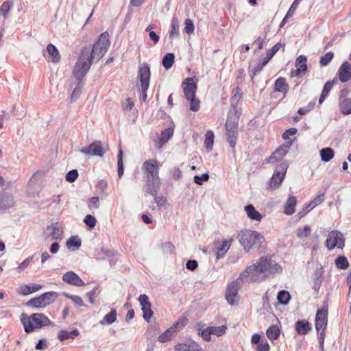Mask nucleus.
I'll use <instances>...</instances> for the list:
<instances>
[{
  "label": "nucleus",
  "mask_w": 351,
  "mask_h": 351,
  "mask_svg": "<svg viewBox=\"0 0 351 351\" xmlns=\"http://www.w3.org/2000/svg\"><path fill=\"white\" fill-rule=\"evenodd\" d=\"M110 46L109 34L102 33L92 47H85L74 66L73 75L77 80L83 79L94 60L99 61L106 53Z\"/></svg>",
  "instance_id": "1"
},
{
  "label": "nucleus",
  "mask_w": 351,
  "mask_h": 351,
  "mask_svg": "<svg viewBox=\"0 0 351 351\" xmlns=\"http://www.w3.org/2000/svg\"><path fill=\"white\" fill-rule=\"evenodd\" d=\"M282 271V267L275 261L267 256L261 257L258 261L247 267L241 274L248 282H261L266 278Z\"/></svg>",
  "instance_id": "2"
},
{
  "label": "nucleus",
  "mask_w": 351,
  "mask_h": 351,
  "mask_svg": "<svg viewBox=\"0 0 351 351\" xmlns=\"http://www.w3.org/2000/svg\"><path fill=\"white\" fill-rule=\"evenodd\" d=\"M21 321L27 333L32 332L35 329H38L51 324L49 318L42 313H34L30 317L23 313L21 316Z\"/></svg>",
  "instance_id": "3"
},
{
  "label": "nucleus",
  "mask_w": 351,
  "mask_h": 351,
  "mask_svg": "<svg viewBox=\"0 0 351 351\" xmlns=\"http://www.w3.org/2000/svg\"><path fill=\"white\" fill-rule=\"evenodd\" d=\"M240 114L234 109L228 112L226 123V136L230 147L234 149L238 136V125Z\"/></svg>",
  "instance_id": "4"
},
{
  "label": "nucleus",
  "mask_w": 351,
  "mask_h": 351,
  "mask_svg": "<svg viewBox=\"0 0 351 351\" xmlns=\"http://www.w3.org/2000/svg\"><path fill=\"white\" fill-rule=\"evenodd\" d=\"M239 237L240 243L246 252L259 247L264 241V237L261 234L250 230H242Z\"/></svg>",
  "instance_id": "5"
},
{
  "label": "nucleus",
  "mask_w": 351,
  "mask_h": 351,
  "mask_svg": "<svg viewBox=\"0 0 351 351\" xmlns=\"http://www.w3.org/2000/svg\"><path fill=\"white\" fill-rule=\"evenodd\" d=\"M287 168L288 164L286 162H281L276 167L272 177L267 184V190L273 191L280 187L285 178Z\"/></svg>",
  "instance_id": "6"
},
{
  "label": "nucleus",
  "mask_w": 351,
  "mask_h": 351,
  "mask_svg": "<svg viewBox=\"0 0 351 351\" xmlns=\"http://www.w3.org/2000/svg\"><path fill=\"white\" fill-rule=\"evenodd\" d=\"M327 326V311L319 309L317 311L315 317V328L319 333V348L324 349V343L325 338V329Z\"/></svg>",
  "instance_id": "7"
},
{
  "label": "nucleus",
  "mask_w": 351,
  "mask_h": 351,
  "mask_svg": "<svg viewBox=\"0 0 351 351\" xmlns=\"http://www.w3.org/2000/svg\"><path fill=\"white\" fill-rule=\"evenodd\" d=\"M57 297L56 292H47L38 297L32 298L27 302V306L33 308H43L52 303Z\"/></svg>",
  "instance_id": "8"
},
{
  "label": "nucleus",
  "mask_w": 351,
  "mask_h": 351,
  "mask_svg": "<svg viewBox=\"0 0 351 351\" xmlns=\"http://www.w3.org/2000/svg\"><path fill=\"white\" fill-rule=\"evenodd\" d=\"M243 280L247 281V278H241L240 275L237 279L233 280L228 285L226 298L230 305H234L238 302L239 298L238 291L240 289V282Z\"/></svg>",
  "instance_id": "9"
},
{
  "label": "nucleus",
  "mask_w": 351,
  "mask_h": 351,
  "mask_svg": "<svg viewBox=\"0 0 351 351\" xmlns=\"http://www.w3.org/2000/svg\"><path fill=\"white\" fill-rule=\"evenodd\" d=\"M10 185L11 182H9L7 186L0 192V211L10 209L16 204L13 193L8 189Z\"/></svg>",
  "instance_id": "10"
},
{
  "label": "nucleus",
  "mask_w": 351,
  "mask_h": 351,
  "mask_svg": "<svg viewBox=\"0 0 351 351\" xmlns=\"http://www.w3.org/2000/svg\"><path fill=\"white\" fill-rule=\"evenodd\" d=\"M108 150L107 145H104L100 141H96L89 146L82 148L80 152L86 155L102 157Z\"/></svg>",
  "instance_id": "11"
},
{
  "label": "nucleus",
  "mask_w": 351,
  "mask_h": 351,
  "mask_svg": "<svg viewBox=\"0 0 351 351\" xmlns=\"http://www.w3.org/2000/svg\"><path fill=\"white\" fill-rule=\"evenodd\" d=\"M345 240L343 235L339 231L333 230L329 232L326 241V245L328 250L335 247L342 249L344 246Z\"/></svg>",
  "instance_id": "12"
},
{
  "label": "nucleus",
  "mask_w": 351,
  "mask_h": 351,
  "mask_svg": "<svg viewBox=\"0 0 351 351\" xmlns=\"http://www.w3.org/2000/svg\"><path fill=\"white\" fill-rule=\"evenodd\" d=\"M142 170L145 174L146 179L159 178L158 162L155 159L145 161L142 165Z\"/></svg>",
  "instance_id": "13"
},
{
  "label": "nucleus",
  "mask_w": 351,
  "mask_h": 351,
  "mask_svg": "<svg viewBox=\"0 0 351 351\" xmlns=\"http://www.w3.org/2000/svg\"><path fill=\"white\" fill-rule=\"evenodd\" d=\"M182 88L186 99H193V97H195L197 86L193 82V78L185 79L182 82Z\"/></svg>",
  "instance_id": "14"
},
{
  "label": "nucleus",
  "mask_w": 351,
  "mask_h": 351,
  "mask_svg": "<svg viewBox=\"0 0 351 351\" xmlns=\"http://www.w3.org/2000/svg\"><path fill=\"white\" fill-rule=\"evenodd\" d=\"M138 75L141 82V88L145 90H148L149 86L150 79V69L148 64H145L143 66L139 68Z\"/></svg>",
  "instance_id": "15"
},
{
  "label": "nucleus",
  "mask_w": 351,
  "mask_h": 351,
  "mask_svg": "<svg viewBox=\"0 0 351 351\" xmlns=\"http://www.w3.org/2000/svg\"><path fill=\"white\" fill-rule=\"evenodd\" d=\"M173 129L169 128L161 132V134L154 140V146L157 149H160L173 136Z\"/></svg>",
  "instance_id": "16"
},
{
  "label": "nucleus",
  "mask_w": 351,
  "mask_h": 351,
  "mask_svg": "<svg viewBox=\"0 0 351 351\" xmlns=\"http://www.w3.org/2000/svg\"><path fill=\"white\" fill-rule=\"evenodd\" d=\"M339 80L341 82H347L351 78V64L348 61H344L338 71Z\"/></svg>",
  "instance_id": "17"
},
{
  "label": "nucleus",
  "mask_w": 351,
  "mask_h": 351,
  "mask_svg": "<svg viewBox=\"0 0 351 351\" xmlns=\"http://www.w3.org/2000/svg\"><path fill=\"white\" fill-rule=\"evenodd\" d=\"M160 186V178L146 179L145 189L147 193L156 196Z\"/></svg>",
  "instance_id": "18"
},
{
  "label": "nucleus",
  "mask_w": 351,
  "mask_h": 351,
  "mask_svg": "<svg viewBox=\"0 0 351 351\" xmlns=\"http://www.w3.org/2000/svg\"><path fill=\"white\" fill-rule=\"evenodd\" d=\"M291 143L287 145H282L279 147L269 158L268 162H274L282 159V158L288 153Z\"/></svg>",
  "instance_id": "19"
},
{
  "label": "nucleus",
  "mask_w": 351,
  "mask_h": 351,
  "mask_svg": "<svg viewBox=\"0 0 351 351\" xmlns=\"http://www.w3.org/2000/svg\"><path fill=\"white\" fill-rule=\"evenodd\" d=\"M62 280L64 282L77 287H82L84 285V281L80 278V276L73 271H67L63 276Z\"/></svg>",
  "instance_id": "20"
},
{
  "label": "nucleus",
  "mask_w": 351,
  "mask_h": 351,
  "mask_svg": "<svg viewBox=\"0 0 351 351\" xmlns=\"http://www.w3.org/2000/svg\"><path fill=\"white\" fill-rule=\"evenodd\" d=\"M176 351H204L201 346L193 340L188 341L184 343L178 344L175 347Z\"/></svg>",
  "instance_id": "21"
},
{
  "label": "nucleus",
  "mask_w": 351,
  "mask_h": 351,
  "mask_svg": "<svg viewBox=\"0 0 351 351\" xmlns=\"http://www.w3.org/2000/svg\"><path fill=\"white\" fill-rule=\"evenodd\" d=\"M47 229L51 230L49 236L51 237L53 240H62L63 232L58 222L52 223L50 226L47 227Z\"/></svg>",
  "instance_id": "22"
},
{
  "label": "nucleus",
  "mask_w": 351,
  "mask_h": 351,
  "mask_svg": "<svg viewBox=\"0 0 351 351\" xmlns=\"http://www.w3.org/2000/svg\"><path fill=\"white\" fill-rule=\"evenodd\" d=\"M295 66L297 69L295 73L296 75H300L301 73H306L307 71V58L305 56H299L295 60Z\"/></svg>",
  "instance_id": "23"
},
{
  "label": "nucleus",
  "mask_w": 351,
  "mask_h": 351,
  "mask_svg": "<svg viewBox=\"0 0 351 351\" xmlns=\"http://www.w3.org/2000/svg\"><path fill=\"white\" fill-rule=\"evenodd\" d=\"M295 329L298 335H306L311 330V324L306 320H298L295 324Z\"/></svg>",
  "instance_id": "24"
},
{
  "label": "nucleus",
  "mask_w": 351,
  "mask_h": 351,
  "mask_svg": "<svg viewBox=\"0 0 351 351\" xmlns=\"http://www.w3.org/2000/svg\"><path fill=\"white\" fill-rule=\"evenodd\" d=\"M244 209L250 219L258 221L262 219L263 215L255 209L252 204L245 206Z\"/></svg>",
  "instance_id": "25"
},
{
  "label": "nucleus",
  "mask_w": 351,
  "mask_h": 351,
  "mask_svg": "<svg viewBox=\"0 0 351 351\" xmlns=\"http://www.w3.org/2000/svg\"><path fill=\"white\" fill-rule=\"evenodd\" d=\"M41 288L42 286L38 284H34L32 285H24L19 287V293L23 295H27L39 291Z\"/></svg>",
  "instance_id": "26"
},
{
  "label": "nucleus",
  "mask_w": 351,
  "mask_h": 351,
  "mask_svg": "<svg viewBox=\"0 0 351 351\" xmlns=\"http://www.w3.org/2000/svg\"><path fill=\"white\" fill-rule=\"evenodd\" d=\"M297 199L295 196H289L284 206V212L287 215H291L295 213Z\"/></svg>",
  "instance_id": "27"
},
{
  "label": "nucleus",
  "mask_w": 351,
  "mask_h": 351,
  "mask_svg": "<svg viewBox=\"0 0 351 351\" xmlns=\"http://www.w3.org/2000/svg\"><path fill=\"white\" fill-rule=\"evenodd\" d=\"M274 90L286 94L289 90V84L286 82L284 77L278 78L274 84Z\"/></svg>",
  "instance_id": "28"
},
{
  "label": "nucleus",
  "mask_w": 351,
  "mask_h": 351,
  "mask_svg": "<svg viewBox=\"0 0 351 351\" xmlns=\"http://www.w3.org/2000/svg\"><path fill=\"white\" fill-rule=\"evenodd\" d=\"M47 51L53 63H58L60 62V55L58 49L53 44H49L47 45Z\"/></svg>",
  "instance_id": "29"
},
{
  "label": "nucleus",
  "mask_w": 351,
  "mask_h": 351,
  "mask_svg": "<svg viewBox=\"0 0 351 351\" xmlns=\"http://www.w3.org/2000/svg\"><path fill=\"white\" fill-rule=\"evenodd\" d=\"M267 337L269 340L274 341L277 339L280 335V330L276 325H271L266 331Z\"/></svg>",
  "instance_id": "30"
},
{
  "label": "nucleus",
  "mask_w": 351,
  "mask_h": 351,
  "mask_svg": "<svg viewBox=\"0 0 351 351\" xmlns=\"http://www.w3.org/2000/svg\"><path fill=\"white\" fill-rule=\"evenodd\" d=\"M14 3L12 1H4L0 7V14L2 15L4 19L8 18L10 14V11L11 8L13 7Z\"/></svg>",
  "instance_id": "31"
},
{
  "label": "nucleus",
  "mask_w": 351,
  "mask_h": 351,
  "mask_svg": "<svg viewBox=\"0 0 351 351\" xmlns=\"http://www.w3.org/2000/svg\"><path fill=\"white\" fill-rule=\"evenodd\" d=\"M339 106L343 114L347 115L351 114V99L339 101Z\"/></svg>",
  "instance_id": "32"
},
{
  "label": "nucleus",
  "mask_w": 351,
  "mask_h": 351,
  "mask_svg": "<svg viewBox=\"0 0 351 351\" xmlns=\"http://www.w3.org/2000/svg\"><path fill=\"white\" fill-rule=\"evenodd\" d=\"M334 151L330 147L323 148L320 150L321 159L325 162H329L334 157Z\"/></svg>",
  "instance_id": "33"
},
{
  "label": "nucleus",
  "mask_w": 351,
  "mask_h": 351,
  "mask_svg": "<svg viewBox=\"0 0 351 351\" xmlns=\"http://www.w3.org/2000/svg\"><path fill=\"white\" fill-rule=\"evenodd\" d=\"M117 319V311L115 309H112L110 312L106 314L103 319L99 322L101 325L111 324Z\"/></svg>",
  "instance_id": "34"
},
{
  "label": "nucleus",
  "mask_w": 351,
  "mask_h": 351,
  "mask_svg": "<svg viewBox=\"0 0 351 351\" xmlns=\"http://www.w3.org/2000/svg\"><path fill=\"white\" fill-rule=\"evenodd\" d=\"M175 56L173 53H167L162 60V66L165 69H169L174 63Z\"/></svg>",
  "instance_id": "35"
},
{
  "label": "nucleus",
  "mask_w": 351,
  "mask_h": 351,
  "mask_svg": "<svg viewBox=\"0 0 351 351\" xmlns=\"http://www.w3.org/2000/svg\"><path fill=\"white\" fill-rule=\"evenodd\" d=\"M230 247V243L226 240L223 241L220 246L218 247L216 258L217 259L223 257L228 251Z\"/></svg>",
  "instance_id": "36"
},
{
  "label": "nucleus",
  "mask_w": 351,
  "mask_h": 351,
  "mask_svg": "<svg viewBox=\"0 0 351 351\" xmlns=\"http://www.w3.org/2000/svg\"><path fill=\"white\" fill-rule=\"evenodd\" d=\"M187 324V319L184 317H182L178 319L171 327L170 329L176 333L184 328Z\"/></svg>",
  "instance_id": "37"
},
{
  "label": "nucleus",
  "mask_w": 351,
  "mask_h": 351,
  "mask_svg": "<svg viewBox=\"0 0 351 351\" xmlns=\"http://www.w3.org/2000/svg\"><path fill=\"white\" fill-rule=\"evenodd\" d=\"M175 336V332L169 328L158 337V341L160 343H165L171 340Z\"/></svg>",
  "instance_id": "38"
},
{
  "label": "nucleus",
  "mask_w": 351,
  "mask_h": 351,
  "mask_svg": "<svg viewBox=\"0 0 351 351\" xmlns=\"http://www.w3.org/2000/svg\"><path fill=\"white\" fill-rule=\"evenodd\" d=\"M179 36V23L176 18L171 21V31L169 32V38L173 39Z\"/></svg>",
  "instance_id": "39"
},
{
  "label": "nucleus",
  "mask_w": 351,
  "mask_h": 351,
  "mask_svg": "<svg viewBox=\"0 0 351 351\" xmlns=\"http://www.w3.org/2000/svg\"><path fill=\"white\" fill-rule=\"evenodd\" d=\"M214 133L213 131L209 130L206 134V138L204 141L205 147L207 150L210 151L213 148L214 143Z\"/></svg>",
  "instance_id": "40"
},
{
  "label": "nucleus",
  "mask_w": 351,
  "mask_h": 351,
  "mask_svg": "<svg viewBox=\"0 0 351 351\" xmlns=\"http://www.w3.org/2000/svg\"><path fill=\"white\" fill-rule=\"evenodd\" d=\"M277 298L280 304H287L291 298V295L288 291L282 290L278 292Z\"/></svg>",
  "instance_id": "41"
},
{
  "label": "nucleus",
  "mask_w": 351,
  "mask_h": 351,
  "mask_svg": "<svg viewBox=\"0 0 351 351\" xmlns=\"http://www.w3.org/2000/svg\"><path fill=\"white\" fill-rule=\"evenodd\" d=\"M335 265L338 269H346L348 267L349 264L348 259L344 256H338L335 260Z\"/></svg>",
  "instance_id": "42"
},
{
  "label": "nucleus",
  "mask_w": 351,
  "mask_h": 351,
  "mask_svg": "<svg viewBox=\"0 0 351 351\" xmlns=\"http://www.w3.org/2000/svg\"><path fill=\"white\" fill-rule=\"evenodd\" d=\"M141 310L143 312V319L147 322H149V319L153 315V311L151 308V303L149 302L147 304H143V306H141Z\"/></svg>",
  "instance_id": "43"
},
{
  "label": "nucleus",
  "mask_w": 351,
  "mask_h": 351,
  "mask_svg": "<svg viewBox=\"0 0 351 351\" xmlns=\"http://www.w3.org/2000/svg\"><path fill=\"white\" fill-rule=\"evenodd\" d=\"M117 166H118V176L121 178L124 172L123 162V151L119 149L117 155Z\"/></svg>",
  "instance_id": "44"
},
{
  "label": "nucleus",
  "mask_w": 351,
  "mask_h": 351,
  "mask_svg": "<svg viewBox=\"0 0 351 351\" xmlns=\"http://www.w3.org/2000/svg\"><path fill=\"white\" fill-rule=\"evenodd\" d=\"M334 58V53L332 51L327 52L325 55L321 56L319 64L321 66H327Z\"/></svg>",
  "instance_id": "45"
},
{
  "label": "nucleus",
  "mask_w": 351,
  "mask_h": 351,
  "mask_svg": "<svg viewBox=\"0 0 351 351\" xmlns=\"http://www.w3.org/2000/svg\"><path fill=\"white\" fill-rule=\"evenodd\" d=\"M227 327L224 325L220 326H210V331L212 335L220 337L224 335L226 332Z\"/></svg>",
  "instance_id": "46"
},
{
  "label": "nucleus",
  "mask_w": 351,
  "mask_h": 351,
  "mask_svg": "<svg viewBox=\"0 0 351 351\" xmlns=\"http://www.w3.org/2000/svg\"><path fill=\"white\" fill-rule=\"evenodd\" d=\"M82 242L80 239L77 237H71L66 241L67 247H76L77 248L81 246Z\"/></svg>",
  "instance_id": "47"
},
{
  "label": "nucleus",
  "mask_w": 351,
  "mask_h": 351,
  "mask_svg": "<svg viewBox=\"0 0 351 351\" xmlns=\"http://www.w3.org/2000/svg\"><path fill=\"white\" fill-rule=\"evenodd\" d=\"M311 229L308 226H305L304 228H298L296 234L299 238L307 237L310 235Z\"/></svg>",
  "instance_id": "48"
},
{
  "label": "nucleus",
  "mask_w": 351,
  "mask_h": 351,
  "mask_svg": "<svg viewBox=\"0 0 351 351\" xmlns=\"http://www.w3.org/2000/svg\"><path fill=\"white\" fill-rule=\"evenodd\" d=\"M84 222L87 226H88L90 228H93L95 226L97 221L95 217H93L91 215H88L85 217Z\"/></svg>",
  "instance_id": "49"
},
{
  "label": "nucleus",
  "mask_w": 351,
  "mask_h": 351,
  "mask_svg": "<svg viewBox=\"0 0 351 351\" xmlns=\"http://www.w3.org/2000/svg\"><path fill=\"white\" fill-rule=\"evenodd\" d=\"M78 177V171L76 169L69 171L66 175V180L69 182H73Z\"/></svg>",
  "instance_id": "50"
},
{
  "label": "nucleus",
  "mask_w": 351,
  "mask_h": 351,
  "mask_svg": "<svg viewBox=\"0 0 351 351\" xmlns=\"http://www.w3.org/2000/svg\"><path fill=\"white\" fill-rule=\"evenodd\" d=\"M264 65L262 64L261 61L256 63V64L252 69L251 72V79L252 80H254V77L256 75L258 74L264 68Z\"/></svg>",
  "instance_id": "51"
},
{
  "label": "nucleus",
  "mask_w": 351,
  "mask_h": 351,
  "mask_svg": "<svg viewBox=\"0 0 351 351\" xmlns=\"http://www.w3.org/2000/svg\"><path fill=\"white\" fill-rule=\"evenodd\" d=\"M99 206H100V202H99V197L95 196V197H90L88 199V206L90 208H98L99 207Z\"/></svg>",
  "instance_id": "52"
},
{
  "label": "nucleus",
  "mask_w": 351,
  "mask_h": 351,
  "mask_svg": "<svg viewBox=\"0 0 351 351\" xmlns=\"http://www.w3.org/2000/svg\"><path fill=\"white\" fill-rule=\"evenodd\" d=\"M208 179L209 174L207 173H203L202 176H194V182L198 185H202L203 182L208 181Z\"/></svg>",
  "instance_id": "53"
},
{
  "label": "nucleus",
  "mask_w": 351,
  "mask_h": 351,
  "mask_svg": "<svg viewBox=\"0 0 351 351\" xmlns=\"http://www.w3.org/2000/svg\"><path fill=\"white\" fill-rule=\"evenodd\" d=\"M66 297L71 299L76 305L79 306H84V302L81 297L78 295H70L69 293L64 294Z\"/></svg>",
  "instance_id": "54"
},
{
  "label": "nucleus",
  "mask_w": 351,
  "mask_h": 351,
  "mask_svg": "<svg viewBox=\"0 0 351 351\" xmlns=\"http://www.w3.org/2000/svg\"><path fill=\"white\" fill-rule=\"evenodd\" d=\"M240 90H241L239 87L233 89L234 95L231 98V103L232 105L237 103V101L241 98L242 93L240 92Z\"/></svg>",
  "instance_id": "55"
},
{
  "label": "nucleus",
  "mask_w": 351,
  "mask_h": 351,
  "mask_svg": "<svg viewBox=\"0 0 351 351\" xmlns=\"http://www.w3.org/2000/svg\"><path fill=\"white\" fill-rule=\"evenodd\" d=\"M184 32L188 34H191L194 32V25L193 21L191 19H186L184 21Z\"/></svg>",
  "instance_id": "56"
},
{
  "label": "nucleus",
  "mask_w": 351,
  "mask_h": 351,
  "mask_svg": "<svg viewBox=\"0 0 351 351\" xmlns=\"http://www.w3.org/2000/svg\"><path fill=\"white\" fill-rule=\"evenodd\" d=\"M134 106V104L131 98L125 99L121 104V107L123 110H131Z\"/></svg>",
  "instance_id": "57"
},
{
  "label": "nucleus",
  "mask_w": 351,
  "mask_h": 351,
  "mask_svg": "<svg viewBox=\"0 0 351 351\" xmlns=\"http://www.w3.org/2000/svg\"><path fill=\"white\" fill-rule=\"evenodd\" d=\"M282 47V44L280 42H278L277 44H276L274 46L271 47V49L268 50L266 53L267 56H268L269 58H272L273 56L278 51V50Z\"/></svg>",
  "instance_id": "58"
},
{
  "label": "nucleus",
  "mask_w": 351,
  "mask_h": 351,
  "mask_svg": "<svg viewBox=\"0 0 351 351\" xmlns=\"http://www.w3.org/2000/svg\"><path fill=\"white\" fill-rule=\"evenodd\" d=\"M82 79H81L79 81H81ZM81 94V84L80 82H78L77 86L75 88V89L73 90L72 94L71 95V99L72 101H75L79 96Z\"/></svg>",
  "instance_id": "59"
},
{
  "label": "nucleus",
  "mask_w": 351,
  "mask_h": 351,
  "mask_svg": "<svg viewBox=\"0 0 351 351\" xmlns=\"http://www.w3.org/2000/svg\"><path fill=\"white\" fill-rule=\"evenodd\" d=\"M190 101V110L192 111H197L199 108V101L193 97V99H186Z\"/></svg>",
  "instance_id": "60"
},
{
  "label": "nucleus",
  "mask_w": 351,
  "mask_h": 351,
  "mask_svg": "<svg viewBox=\"0 0 351 351\" xmlns=\"http://www.w3.org/2000/svg\"><path fill=\"white\" fill-rule=\"evenodd\" d=\"M211 332L210 331V326L205 328L204 330L200 331V335L202 338L206 341H210L211 340Z\"/></svg>",
  "instance_id": "61"
},
{
  "label": "nucleus",
  "mask_w": 351,
  "mask_h": 351,
  "mask_svg": "<svg viewBox=\"0 0 351 351\" xmlns=\"http://www.w3.org/2000/svg\"><path fill=\"white\" fill-rule=\"evenodd\" d=\"M350 93V90L348 88L341 89L339 94V101L344 99H349L350 98H348V97L349 96Z\"/></svg>",
  "instance_id": "62"
},
{
  "label": "nucleus",
  "mask_w": 351,
  "mask_h": 351,
  "mask_svg": "<svg viewBox=\"0 0 351 351\" xmlns=\"http://www.w3.org/2000/svg\"><path fill=\"white\" fill-rule=\"evenodd\" d=\"M298 132L296 128H290L287 130L282 134V138L285 140H287L289 138L290 136L295 135Z\"/></svg>",
  "instance_id": "63"
},
{
  "label": "nucleus",
  "mask_w": 351,
  "mask_h": 351,
  "mask_svg": "<svg viewBox=\"0 0 351 351\" xmlns=\"http://www.w3.org/2000/svg\"><path fill=\"white\" fill-rule=\"evenodd\" d=\"M198 263L195 260H189L186 263V267L187 269L194 271L197 268Z\"/></svg>",
  "instance_id": "64"
}]
</instances>
